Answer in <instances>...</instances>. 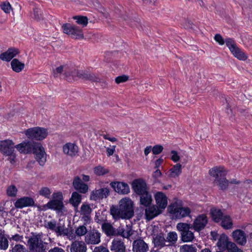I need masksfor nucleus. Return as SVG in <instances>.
Instances as JSON below:
<instances>
[{"label": "nucleus", "mask_w": 252, "mask_h": 252, "mask_svg": "<svg viewBox=\"0 0 252 252\" xmlns=\"http://www.w3.org/2000/svg\"><path fill=\"white\" fill-rule=\"evenodd\" d=\"M53 199H55L56 200H61L63 201V197L62 193L61 192H58L57 193H54L53 194Z\"/></svg>", "instance_id": "680f3d73"}, {"label": "nucleus", "mask_w": 252, "mask_h": 252, "mask_svg": "<svg viewBox=\"0 0 252 252\" xmlns=\"http://www.w3.org/2000/svg\"><path fill=\"white\" fill-rule=\"evenodd\" d=\"M86 244L82 241H75L71 245V252H86Z\"/></svg>", "instance_id": "cd10ccee"}, {"label": "nucleus", "mask_w": 252, "mask_h": 252, "mask_svg": "<svg viewBox=\"0 0 252 252\" xmlns=\"http://www.w3.org/2000/svg\"><path fill=\"white\" fill-rule=\"evenodd\" d=\"M0 6L1 9L6 13H9L11 10V6L8 2L4 1L3 2Z\"/></svg>", "instance_id": "8fccbe9b"}, {"label": "nucleus", "mask_w": 252, "mask_h": 252, "mask_svg": "<svg viewBox=\"0 0 252 252\" xmlns=\"http://www.w3.org/2000/svg\"><path fill=\"white\" fill-rule=\"evenodd\" d=\"M231 247L228 249V252H243V251L238 248L235 244H231Z\"/></svg>", "instance_id": "bf43d9fd"}, {"label": "nucleus", "mask_w": 252, "mask_h": 252, "mask_svg": "<svg viewBox=\"0 0 252 252\" xmlns=\"http://www.w3.org/2000/svg\"><path fill=\"white\" fill-rule=\"evenodd\" d=\"M131 188L137 196L149 190L146 182L142 179L134 180L131 183Z\"/></svg>", "instance_id": "1a4fd4ad"}, {"label": "nucleus", "mask_w": 252, "mask_h": 252, "mask_svg": "<svg viewBox=\"0 0 252 252\" xmlns=\"http://www.w3.org/2000/svg\"><path fill=\"white\" fill-rule=\"evenodd\" d=\"M34 204L33 198L31 197L25 196L21 197L16 200L14 203L16 208H23L28 206H32Z\"/></svg>", "instance_id": "4be33fe9"}, {"label": "nucleus", "mask_w": 252, "mask_h": 252, "mask_svg": "<svg viewBox=\"0 0 252 252\" xmlns=\"http://www.w3.org/2000/svg\"><path fill=\"white\" fill-rule=\"evenodd\" d=\"M25 134L29 139L41 141L47 137L48 131L45 128L37 126L27 129Z\"/></svg>", "instance_id": "39448f33"}, {"label": "nucleus", "mask_w": 252, "mask_h": 252, "mask_svg": "<svg viewBox=\"0 0 252 252\" xmlns=\"http://www.w3.org/2000/svg\"><path fill=\"white\" fill-rule=\"evenodd\" d=\"M110 214L114 219L128 220L134 215L133 203L129 198L122 199L119 207L112 205L110 208Z\"/></svg>", "instance_id": "f03ea898"}, {"label": "nucleus", "mask_w": 252, "mask_h": 252, "mask_svg": "<svg viewBox=\"0 0 252 252\" xmlns=\"http://www.w3.org/2000/svg\"><path fill=\"white\" fill-rule=\"evenodd\" d=\"M163 149L162 146L156 145L152 148V152L154 155H158L161 153Z\"/></svg>", "instance_id": "864d4df0"}, {"label": "nucleus", "mask_w": 252, "mask_h": 252, "mask_svg": "<svg viewBox=\"0 0 252 252\" xmlns=\"http://www.w3.org/2000/svg\"><path fill=\"white\" fill-rule=\"evenodd\" d=\"M196 248L192 245H184L180 248V252H196Z\"/></svg>", "instance_id": "79ce46f5"}, {"label": "nucleus", "mask_w": 252, "mask_h": 252, "mask_svg": "<svg viewBox=\"0 0 252 252\" xmlns=\"http://www.w3.org/2000/svg\"><path fill=\"white\" fill-rule=\"evenodd\" d=\"M72 185L78 192L86 193L88 190V186L86 184L84 183L81 178L77 176H75L72 182Z\"/></svg>", "instance_id": "aec40b11"}, {"label": "nucleus", "mask_w": 252, "mask_h": 252, "mask_svg": "<svg viewBox=\"0 0 252 252\" xmlns=\"http://www.w3.org/2000/svg\"><path fill=\"white\" fill-rule=\"evenodd\" d=\"M89 81L98 83L100 81V78L95 75L94 73H90L89 72L88 80Z\"/></svg>", "instance_id": "603ef678"}, {"label": "nucleus", "mask_w": 252, "mask_h": 252, "mask_svg": "<svg viewBox=\"0 0 252 252\" xmlns=\"http://www.w3.org/2000/svg\"><path fill=\"white\" fill-rule=\"evenodd\" d=\"M47 206L49 209L58 211H62L64 207L63 203L62 201L55 199H52L49 201L47 204Z\"/></svg>", "instance_id": "c756f323"}, {"label": "nucleus", "mask_w": 252, "mask_h": 252, "mask_svg": "<svg viewBox=\"0 0 252 252\" xmlns=\"http://www.w3.org/2000/svg\"><path fill=\"white\" fill-rule=\"evenodd\" d=\"M231 53L235 58H237L239 60L246 61L248 59V57L245 53L238 47Z\"/></svg>", "instance_id": "c9c22d12"}, {"label": "nucleus", "mask_w": 252, "mask_h": 252, "mask_svg": "<svg viewBox=\"0 0 252 252\" xmlns=\"http://www.w3.org/2000/svg\"><path fill=\"white\" fill-rule=\"evenodd\" d=\"M74 20H76L77 24L82 26V27L87 26L88 23V19L87 17L84 16H75L73 17Z\"/></svg>", "instance_id": "4c0bfd02"}, {"label": "nucleus", "mask_w": 252, "mask_h": 252, "mask_svg": "<svg viewBox=\"0 0 252 252\" xmlns=\"http://www.w3.org/2000/svg\"><path fill=\"white\" fill-rule=\"evenodd\" d=\"M85 241L87 244H97L100 242V237H85Z\"/></svg>", "instance_id": "c03bdc74"}, {"label": "nucleus", "mask_w": 252, "mask_h": 252, "mask_svg": "<svg viewBox=\"0 0 252 252\" xmlns=\"http://www.w3.org/2000/svg\"><path fill=\"white\" fill-rule=\"evenodd\" d=\"M210 215L213 220L215 222H220L223 217L221 210L215 207L211 208Z\"/></svg>", "instance_id": "7c9ffc66"}, {"label": "nucleus", "mask_w": 252, "mask_h": 252, "mask_svg": "<svg viewBox=\"0 0 252 252\" xmlns=\"http://www.w3.org/2000/svg\"><path fill=\"white\" fill-rule=\"evenodd\" d=\"M238 111L240 113V114L242 116L245 117H249L250 114L248 111L246 109H244L242 108H238Z\"/></svg>", "instance_id": "69168bd1"}, {"label": "nucleus", "mask_w": 252, "mask_h": 252, "mask_svg": "<svg viewBox=\"0 0 252 252\" xmlns=\"http://www.w3.org/2000/svg\"><path fill=\"white\" fill-rule=\"evenodd\" d=\"M238 244L244 246L247 242V237H233Z\"/></svg>", "instance_id": "6e6d98bb"}, {"label": "nucleus", "mask_w": 252, "mask_h": 252, "mask_svg": "<svg viewBox=\"0 0 252 252\" xmlns=\"http://www.w3.org/2000/svg\"><path fill=\"white\" fill-rule=\"evenodd\" d=\"M218 238L217 245L220 251H228L231 247V244H235L229 241L228 237H210V239L214 241H216Z\"/></svg>", "instance_id": "f3484780"}, {"label": "nucleus", "mask_w": 252, "mask_h": 252, "mask_svg": "<svg viewBox=\"0 0 252 252\" xmlns=\"http://www.w3.org/2000/svg\"><path fill=\"white\" fill-rule=\"evenodd\" d=\"M94 172L95 175L100 176L109 173V170L100 165H98L94 168Z\"/></svg>", "instance_id": "ea45409f"}, {"label": "nucleus", "mask_w": 252, "mask_h": 252, "mask_svg": "<svg viewBox=\"0 0 252 252\" xmlns=\"http://www.w3.org/2000/svg\"><path fill=\"white\" fill-rule=\"evenodd\" d=\"M142 238L143 237H139ZM149 249L148 246L143 240L139 239L133 241L132 244L133 252H147Z\"/></svg>", "instance_id": "412c9836"}, {"label": "nucleus", "mask_w": 252, "mask_h": 252, "mask_svg": "<svg viewBox=\"0 0 252 252\" xmlns=\"http://www.w3.org/2000/svg\"><path fill=\"white\" fill-rule=\"evenodd\" d=\"M225 42L226 43V45L229 48L231 52H233V51L236 49L237 47L234 40L232 38H226Z\"/></svg>", "instance_id": "a19ab883"}, {"label": "nucleus", "mask_w": 252, "mask_h": 252, "mask_svg": "<svg viewBox=\"0 0 252 252\" xmlns=\"http://www.w3.org/2000/svg\"><path fill=\"white\" fill-rule=\"evenodd\" d=\"M170 213L175 214L178 218H184L188 216L190 213V209L189 207H179L171 208V206L168 208Z\"/></svg>", "instance_id": "b1692460"}, {"label": "nucleus", "mask_w": 252, "mask_h": 252, "mask_svg": "<svg viewBox=\"0 0 252 252\" xmlns=\"http://www.w3.org/2000/svg\"><path fill=\"white\" fill-rule=\"evenodd\" d=\"M227 173L223 166H216L209 170L211 176L215 178L214 183L219 187V189L225 190L229 184V181L226 179V175Z\"/></svg>", "instance_id": "7ed1b4c3"}, {"label": "nucleus", "mask_w": 252, "mask_h": 252, "mask_svg": "<svg viewBox=\"0 0 252 252\" xmlns=\"http://www.w3.org/2000/svg\"><path fill=\"white\" fill-rule=\"evenodd\" d=\"M214 39L220 45H223L225 41V40L224 41L222 38V36L219 33H217L215 35Z\"/></svg>", "instance_id": "4d7b16f0"}, {"label": "nucleus", "mask_w": 252, "mask_h": 252, "mask_svg": "<svg viewBox=\"0 0 252 252\" xmlns=\"http://www.w3.org/2000/svg\"><path fill=\"white\" fill-rule=\"evenodd\" d=\"M111 187L119 194H127L130 192L128 185L124 182L114 181L110 184Z\"/></svg>", "instance_id": "9b49d317"}, {"label": "nucleus", "mask_w": 252, "mask_h": 252, "mask_svg": "<svg viewBox=\"0 0 252 252\" xmlns=\"http://www.w3.org/2000/svg\"><path fill=\"white\" fill-rule=\"evenodd\" d=\"M23 237H0V249L1 250H6L8 247V241L7 238L12 239L15 241L20 240V238Z\"/></svg>", "instance_id": "f704fd0d"}, {"label": "nucleus", "mask_w": 252, "mask_h": 252, "mask_svg": "<svg viewBox=\"0 0 252 252\" xmlns=\"http://www.w3.org/2000/svg\"><path fill=\"white\" fill-rule=\"evenodd\" d=\"M177 229L181 232V236H194L192 225L186 223H178Z\"/></svg>", "instance_id": "6ab92c4d"}, {"label": "nucleus", "mask_w": 252, "mask_h": 252, "mask_svg": "<svg viewBox=\"0 0 252 252\" xmlns=\"http://www.w3.org/2000/svg\"><path fill=\"white\" fill-rule=\"evenodd\" d=\"M208 223V218L205 214L198 215L194 220L192 229L194 231L199 232L203 229Z\"/></svg>", "instance_id": "f8f14e48"}, {"label": "nucleus", "mask_w": 252, "mask_h": 252, "mask_svg": "<svg viewBox=\"0 0 252 252\" xmlns=\"http://www.w3.org/2000/svg\"><path fill=\"white\" fill-rule=\"evenodd\" d=\"M93 252H109L108 249L103 246H100L94 248Z\"/></svg>", "instance_id": "052dcab7"}, {"label": "nucleus", "mask_w": 252, "mask_h": 252, "mask_svg": "<svg viewBox=\"0 0 252 252\" xmlns=\"http://www.w3.org/2000/svg\"><path fill=\"white\" fill-rule=\"evenodd\" d=\"M27 246L29 252H47V243L44 242L41 237H29Z\"/></svg>", "instance_id": "20e7f679"}, {"label": "nucleus", "mask_w": 252, "mask_h": 252, "mask_svg": "<svg viewBox=\"0 0 252 252\" xmlns=\"http://www.w3.org/2000/svg\"><path fill=\"white\" fill-rule=\"evenodd\" d=\"M11 66L12 70L15 72L19 73L24 68L25 64L19 61L17 59H14L11 62Z\"/></svg>", "instance_id": "2f4dec72"}, {"label": "nucleus", "mask_w": 252, "mask_h": 252, "mask_svg": "<svg viewBox=\"0 0 252 252\" xmlns=\"http://www.w3.org/2000/svg\"><path fill=\"white\" fill-rule=\"evenodd\" d=\"M240 227L232 232L231 236H252V224H243Z\"/></svg>", "instance_id": "2eb2a0df"}, {"label": "nucleus", "mask_w": 252, "mask_h": 252, "mask_svg": "<svg viewBox=\"0 0 252 252\" xmlns=\"http://www.w3.org/2000/svg\"><path fill=\"white\" fill-rule=\"evenodd\" d=\"M109 194V189L107 188L95 189L91 192L90 199L94 201L102 200L104 198H107Z\"/></svg>", "instance_id": "4468645a"}, {"label": "nucleus", "mask_w": 252, "mask_h": 252, "mask_svg": "<svg viewBox=\"0 0 252 252\" xmlns=\"http://www.w3.org/2000/svg\"><path fill=\"white\" fill-rule=\"evenodd\" d=\"M128 79V77L126 75L119 76L115 78V82L117 84H120L126 82Z\"/></svg>", "instance_id": "5fc2aeb1"}, {"label": "nucleus", "mask_w": 252, "mask_h": 252, "mask_svg": "<svg viewBox=\"0 0 252 252\" xmlns=\"http://www.w3.org/2000/svg\"><path fill=\"white\" fill-rule=\"evenodd\" d=\"M63 32L74 39H82L84 34L82 30L75 26L66 23L62 26Z\"/></svg>", "instance_id": "0eeeda50"}, {"label": "nucleus", "mask_w": 252, "mask_h": 252, "mask_svg": "<svg viewBox=\"0 0 252 252\" xmlns=\"http://www.w3.org/2000/svg\"><path fill=\"white\" fill-rule=\"evenodd\" d=\"M64 74L66 78V80L69 82H71L72 80H76V78L87 80L89 72L87 71L74 69L70 72L65 71Z\"/></svg>", "instance_id": "9d476101"}, {"label": "nucleus", "mask_w": 252, "mask_h": 252, "mask_svg": "<svg viewBox=\"0 0 252 252\" xmlns=\"http://www.w3.org/2000/svg\"><path fill=\"white\" fill-rule=\"evenodd\" d=\"M19 53L18 49L14 47L9 48L7 51L0 54V59L2 61L9 62Z\"/></svg>", "instance_id": "a211bd4d"}, {"label": "nucleus", "mask_w": 252, "mask_h": 252, "mask_svg": "<svg viewBox=\"0 0 252 252\" xmlns=\"http://www.w3.org/2000/svg\"><path fill=\"white\" fill-rule=\"evenodd\" d=\"M171 153L172 154V157L171 159L174 161V162H177L180 159V157L178 155V153L177 151L174 150H172L171 152Z\"/></svg>", "instance_id": "13d9d810"}, {"label": "nucleus", "mask_w": 252, "mask_h": 252, "mask_svg": "<svg viewBox=\"0 0 252 252\" xmlns=\"http://www.w3.org/2000/svg\"><path fill=\"white\" fill-rule=\"evenodd\" d=\"M33 16H32V18L37 21H39L40 20H41V19H42V12H41V11L40 10V9L39 8H34L33 9Z\"/></svg>", "instance_id": "de8ad7c7"}, {"label": "nucleus", "mask_w": 252, "mask_h": 252, "mask_svg": "<svg viewBox=\"0 0 252 252\" xmlns=\"http://www.w3.org/2000/svg\"><path fill=\"white\" fill-rule=\"evenodd\" d=\"M101 228L102 231L107 235V236H125L124 234V229L119 227L116 229L113 225L109 222H106L102 224Z\"/></svg>", "instance_id": "6e6552de"}, {"label": "nucleus", "mask_w": 252, "mask_h": 252, "mask_svg": "<svg viewBox=\"0 0 252 252\" xmlns=\"http://www.w3.org/2000/svg\"><path fill=\"white\" fill-rule=\"evenodd\" d=\"M15 147L21 153L29 154L32 152L39 165H44L46 161V154L41 143L34 141H24L17 145Z\"/></svg>", "instance_id": "f257e3e1"}, {"label": "nucleus", "mask_w": 252, "mask_h": 252, "mask_svg": "<svg viewBox=\"0 0 252 252\" xmlns=\"http://www.w3.org/2000/svg\"><path fill=\"white\" fill-rule=\"evenodd\" d=\"M81 213L83 215H90L92 212V209L89 205L83 204L81 207Z\"/></svg>", "instance_id": "49530a36"}, {"label": "nucleus", "mask_w": 252, "mask_h": 252, "mask_svg": "<svg viewBox=\"0 0 252 252\" xmlns=\"http://www.w3.org/2000/svg\"><path fill=\"white\" fill-rule=\"evenodd\" d=\"M63 151L65 154L73 157L78 153V147L74 144L68 143L63 146Z\"/></svg>", "instance_id": "c85d7f7f"}, {"label": "nucleus", "mask_w": 252, "mask_h": 252, "mask_svg": "<svg viewBox=\"0 0 252 252\" xmlns=\"http://www.w3.org/2000/svg\"><path fill=\"white\" fill-rule=\"evenodd\" d=\"M116 146H112L111 148H106V153L108 157L113 155L115 151Z\"/></svg>", "instance_id": "0e129e2a"}, {"label": "nucleus", "mask_w": 252, "mask_h": 252, "mask_svg": "<svg viewBox=\"0 0 252 252\" xmlns=\"http://www.w3.org/2000/svg\"><path fill=\"white\" fill-rule=\"evenodd\" d=\"M51 193L50 189L47 187H42L39 191V194L45 198H49Z\"/></svg>", "instance_id": "a18cd8bd"}, {"label": "nucleus", "mask_w": 252, "mask_h": 252, "mask_svg": "<svg viewBox=\"0 0 252 252\" xmlns=\"http://www.w3.org/2000/svg\"><path fill=\"white\" fill-rule=\"evenodd\" d=\"M94 220L96 222L102 225L103 223L107 222V217L102 212L96 213Z\"/></svg>", "instance_id": "58836bf2"}, {"label": "nucleus", "mask_w": 252, "mask_h": 252, "mask_svg": "<svg viewBox=\"0 0 252 252\" xmlns=\"http://www.w3.org/2000/svg\"><path fill=\"white\" fill-rule=\"evenodd\" d=\"M110 250L114 252H126V247L121 240L114 239L112 242Z\"/></svg>", "instance_id": "a878e982"}, {"label": "nucleus", "mask_w": 252, "mask_h": 252, "mask_svg": "<svg viewBox=\"0 0 252 252\" xmlns=\"http://www.w3.org/2000/svg\"><path fill=\"white\" fill-rule=\"evenodd\" d=\"M12 252H28V251L24 246L17 244L13 248Z\"/></svg>", "instance_id": "3c124183"}, {"label": "nucleus", "mask_w": 252, "mask_h": 252, "mask_svg": "<svg viewBox=\"0 0 252 252\" xmlns=\"http://www.w3.org/2000/svg\"><path fill=\"white\" fill-rule=\"evenodd\" d=\"M153 237V242L155 247L160 248L165 246H170L174 244L177 241L178 237Z\"/></svg>", "instance_id": "ddd939ff"}, {"label": "nucleus", "mask_w": 252, "mask_h": 252, "mask_svg": "<svg viewBox=\"0 0 252 252\" xmlns=\"http://www.w3.org/2000/svg\"><path fill=\"white\" fill-rule=\"evenodd\" d=\"M181 164L177 163L170 169V176L172 177H178L182 172Z\"/></svg>", "instance_id": "e433bc0d"}, {"label": "nucleus", "mask_w": 252, "mask_h": 252, "mask_svg": "<svg viewBox=\"0 0 252 252\" xmlns=\"http://www.w3.org/2000/svg\"><path fill=\"white\" fill-rule=\"evenodd\" d=\"M81 195L78 192L74 191L72 193L69 201L73 207H77L81 202Z\"/></svg>", "instance_id": "473e14b6"}, {"label": "nucleus", "mask_w": 252, "mask_h": 252, "mask_svg": "<svg viewBox=\"0 0 252 252\" xmlns=\"http://www.w3.org/2000/svg\"><path fill=\"white\" fill-rule=\"evenodd\" d=\"M63 65H61L56 68L55 70H54V77H57L59 74H61L63 72Z\"/></svg>", "instance_id": "e2e57ef3"}, {"label": "nucleus", "mask_w": 252, "mask_h": 252, "mask_svg": "<svg viewBox=\"0 0 252 252\" xmlns=\"http://www.w3.org/2000/svg\"><path fill=\"white\" fill-rule=\"evenodd\" d=\"M221 226L225 229H229L232 227L233 223L230 216L226 215L221 220Z\"/></svg>", "instance_id": "72a5a7b5"}, {"label": "nucleus", "mask_w": 252, "mask_h": 252, "mask_svg": "<svg viewBox=\"0 0 252 252\" xmlns=\"http://www.w3.org/2000/svg\"><path fill=\"white\" fill-rule=\"evenodd\" d=\"M0 151L5 155H10L14 151V143L11 140H5L0 142Z\"/></svg>", "instance_id": "dca6fc26"}, {"label": "nucleus", "mask_w": 252, "mask_h": 252, "mask_svg": "<svg viewBox=\"0 0 252 252\" xmlns=\"http://www.w3.org/2000/svg\"><path fill=\"white\" fill-rule=\"evenodd\" d=\"M155 199L157 204V207L164 209L167 205V197L162 192L158 191L155 194Z\"/></svg>", "instance_id": "5701e85b"}, {"label": "nucleus", "mask_w": 252, "mask_h": 252, "mask_svg": "<svg viewBox=\"0 0 252 252\" xmlns=\"http://www.w3.org/2000/svg\"><path fill=\"white\" fill-rule=\"evenodd\" d=\"M140 204L145 207L150 206L152 202V196L149 191L142 193L139 195Z\"/></svg>", "instance_id": "bb28decb"}, {"label": "nucleus", "mask_w": 252, "mask_h": 252, "mask_svg": "<svg viewBox=\"0 0 252 252\" xmlns=\"http://www.w3.org/2000/svg\"><path fill=\"white\" fill-rule=\"evenodd\" d=\"M87 232V228L84 225L79 226L75 230V233L77 236H82L85 235Z\"/></svg>", "instance_id": "09e8293b"}, {"label": "nucleus", "mask_w": 252, "mask_h": 252, "mask_svg": "<svg viewBox=\"0 0 252 252\" xmlns=\"http://www.w3.org/2000/svg\"><path fill=\"white\" fill-rule=\"evenodd\" d=\"M17 189L15 186L11 185L9 186L6 190V193L8 196L14 197L16 195Z\"/></svg>", "instance_id": "37998d69"}, {"label": "nucleus", "mask_w": 252, "mask_h": 252, "mask_svg": "<svg viewBox=\"0 0 252 252\" xmlns=\"http://www.w3.org/2000/svg\"><path fill=\"white\" fill-rule=\"evenodd\" d=\"M47 228L54 231L58 236L64 235L66 236H72L73 229L72 227L65 228L63 225H61L56 226V221L52 220L48 221L45 226Z\"/></svg>", "instance_id": "423d86ee"}, {"label": "nucleus", "mask_w": 252, "mask_h": 252, "mask_svg": "<svg viewBox=\"0 0 252 252\" xmlns=\"http://www.w3.org/2000/svg\"><path fill=\"white\" fill-rule=\"evenodd\" d=\"M161 175V171L158 169L157 168V170L153 173V177L154 178H158L160 177Z\"/></svg>", "instance_id": "774afa93"}, {"label": "nucleus", "mask_w": 252, "mask_h": 252, "mask_svg": "<svg viewBox=\"0 0 252 252\" xmlns=\"http://www.w3.org/2000/svg\"><path fill=\"white\" fill-rule=\"evenodd\" d=\"M48 252H65L61 248L55 247L49 250Z\"/></svg>", "instance_id": "338daca9"}, {"label": "nucleus", "mask_w": 252, "mask_h": 252, "mask_svg": "<svg viewBox=\"0 0 252 252\" xmlns=\"http://www.w3.org/2000/svg\"><path fill=\"white\" fill-rule=\"evenodd\" d=\"M148 207L145 209V214L146 219L148 220L153 219L161 213V211L157 206H150Z\"/></svg>", "instance_id": "393cba45"}]
</instances>
